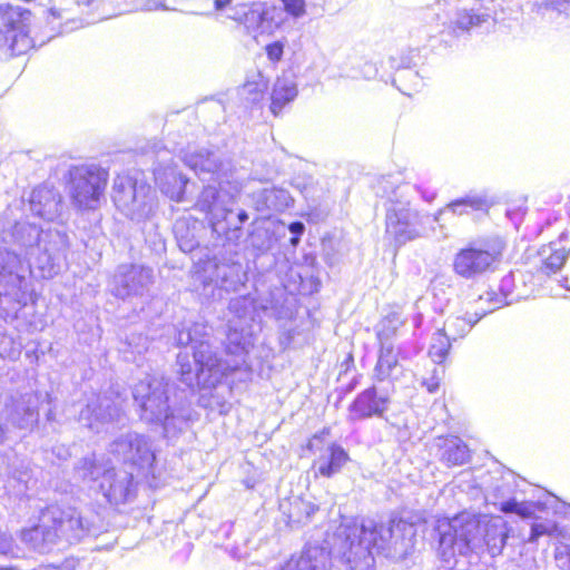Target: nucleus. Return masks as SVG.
I'll return each instance as SVG.
<instances>
[{
  "instance_id": "50",
  "label": "nucleus",
  "mask_w": 570,
  "mask_h": 570,
  "mask_svg": "<svg viewBox=\"0 0 570 570\" xmlns=\"http://www.w3.org/2000/svg\"><path fill=\"white\" fill-rule=\"evenodd\" d=\"M413 50L407 52H402L397 57H390V66L392 69H395V72L401 70H407L415 67V62L413 61Z\"/></svg>"
},
{
  "instance_id": "60",
  "label": "nucleus",
  "mask_w": 570,
  "mask_h": 570,
  "mask_svg": "<svg viewBox=\"0 0 570 570\" xmlns=\"http://www.w3.org/2000/svg\"><path fill=\"white\" fill-rule=\"evenodd\" d=\"M562 556H564L567 559V570H570V546H567L564 548V552L557 554L556 558L560 560Z\"/></svg>"
},
{
  "instance_id": "22",
  "label": "nucleus",
  "mask_w": 570,
  "mask_h": 570,
  "mask_svg": "<svg viewBox=\"0 0 570 570\" xmlns=\"http://www.w3.org/2000/svg\"><path fill=\"white\" fill-rule=\"evenodd\" d=\"M98 490L110 505L118 507L134 501L137 482L132 473L112 466L98 483Z\"/></svg>"
},
{
  "instance_id": "31",
  "label": "nucleus",
  "mask_w": 570,
  "mask_h": 570,
  "mask_svg": "<svg viewBox=\"0 0 570 570\" xmlns=\"http://www.w3.org/2000/svg\"><path fill=\"white\" fill-rule=\"evenodd\" d=\"M112 468L104 455L89 453L79 459L73 466V474L86 483H99Z\"/></svg>"
},
{
  "instance_id": "43",
  "label": "nucleus",
  "mask_w": 570,
  "mask_h": 570,
  "mask_svg": "<svg viewBox=\"0 0 570 570\" xmlns=\"http://www.w3.org/2000/svg\"><path fill=\"white\" fill-rule=\"evenodd\" d=\"M257 78V80L246 81L238 90V95L244 100L246 107L258 104L264 97L267 83L261 73Z\"/></svg>"
},
{
  "instance_id": "38",
  "label": "nucleus",
  "mask_w": 570,
  "mask_h": 570,
  "mask_svg": "<svg viewBox=\"0 0 570 570\" xmlns=\"http://www.w3.org/2000/svg\"><path fill=\"white\" fill-rule=\"evenodd\" d=\"M228 311L237 321L247 323L258 315V305L252 294L240 295L229 301Z\"/></svg>"
},
{
  "instance_id": "35",
  "label": "nucleus",
  "mask_w": 570,
  "mask_h": 570,
  "mask_svg": "<svg viewBox=\"0 0 570 570\" xmlns=\"http://www.w3.org/2000/svg\"><path fill=\"white\" fill-rule=\"evenodd\" d=\"M440 451V460L448 466L463 465L470 460V450L459 436L443 439Z\"/></svg>"
},
{
  "instance_id": "32",
  "label": "nucleus",
  "mask_w": 570,
  "mask_h": 570,
  "mask_svg": "<svg viewBox=\"0 0 570 570\" xmlns=\"http://www.w3.org/2000/svg\"><path fill=\"white\" fill-rule=\"evenodd\" d=\"M253 203L258 212L283 213L294 205V198L287 189L272 187L254 193Z\"/></svg>"
},
{
  "instance_id": "16",
  "label": "nucleus",
  "mask_w": 570,
  "mask_h": 570,
  "mask_svg": "<svg viewBox=\"0 0 570 570\" xmlns=\"http://www.w3.org/2000/svg\"><path fill=\"white\" fill-rule=\"evenodd\" d=\"M154 283V269L144 264H119L109 279L108 287L112 296L126 301L146 295Z\"/></svg>"
},
{
  "instance_id": "61",
  "label": "nucleus",
  "mask_w": 570,
  "mask_h": 570,
  "mask_svg": "<svg viewBox=\"0 0 570 570\" xmlns=\"http://www.w3.org/2000/svg\"><path fill=\"white\" fill-rule=\"evenodd\" d=\"M232 2V0H214V8L217 10V11H222L224 10L229 3Z\"/></svg>"
},
{
  "instance_id": "9",
  "label": "nucleus",
  "mask_w": 570,
  "mask_h": 570,
  "mask_svg": "<svg viewBox=\"0 0 570 570\" xmlns=\"http://www.w3.org/2000/svg\"><path fill=\"white\" fill-rule=\"evenodd\" d=\"M115 206L130 220L141 225L145 242L155 249L164 248L156 222L157 197L151 186L138 175H117L112 185Z\"/></svg>"
},
{
  "instance_id": "17",
  "label": "nucleus",
  "mask_w": 570,
  "mask_h": 570,
  "mask_svg": "<svg viewBox=\"0 0 570 570\" xmlns=\"http://www.w3.org/2000/svg\"><path fill=\"white\" fill-rule=\"evenodd\" d=\"M79 422L95 433L124 425L126 415L120 402L108 395L92 394L79 413Z\"/></svg>"
},
{
  "instance_id": "58",
  "label": "nucleus",
  "mask_w": 570,
  "mask_h": 570,
  "mask_svg": "<svg viewBox=\"0 0 570 570\" xmlns=\"http://www.w3.org/2000/svg\"><path fill=\"white\" fill-rule=\"evenodd\" d=\"M353 366H354V360H353V356L350 354L341 364L340 375H342L343 373H346Z\"/></svg>"
},
{
  "instance_id": "55",
  "label": "nucleus",
  "mask_w": 570,
  "mask_h": 570,
  "mask_svg": "<svg viewBox=\"0 0 570 570\" xmlns=\"http://www.w3.org/2000/svg\"><path fill=\"white\" fill-rule=\"evenodd\" d=\"M292 186L299 190L303 195L308 194L309 188L313 185V178L312 177H295L292 179Z\"/></svg>"
},
{
  "instance_id": "13",
  "label": "nucleus",
  "mask_w": 570,
  "mask_h": 570,
  "mask_svg": "<svg viewBox=\"0 0 570 570\" xmlns=\"http://www.w3.org/2000/svg\"><path fill=\"white\" fill-rule=\"evenodd\" d=\"M0 60L27 53L32 48L29 35L31 11L11 3L0 4Z\"/></svg>"
},
{
  "instance_id": "7",
  "label": "nucleus",
  "mask_w": 570,
  "mask_h": 570,
  "mask_svg": "<svg viewBox=\"0 0 570 570\" xmlns=\"http://www.w3.org/2000/svg\"><path fill=\"white\" fill-rule=\"evenodd\" d=\"M187 391H176L174 383L165 377L147 375L132 390L140 420L160 425L167 439L177 436L194 420Z\"/></svg>"
},
{
  "instance_id": "53",
  "label": "nucleus",
  "mask_w": 570,
  "mask_h": 570,
  "mask_svg": "<svg viewBox=\"0 0 570 570\" xmlns=\"http://www.w3.org/2000/svg\"><path fill=\"white\" fill-rule=\"evenodd\" d=\"M267 58L272 62H278L284 53V43L281 41H274L265 47Z\"/></svg>"
},
{
  "instance_id": "15",
  "label": "nucleus",
  "mask_w": 570,
  "mask_h": 570,
  "mask_svg": "<svg viewBox=\"0 0 570 570\" xmlns=\"http://www.w3.org/2000/svg\"><path fill=\"white\" fill-rule=\"evenodd\" d=\"M109 451L124 463L137 468L144 475H155L156 450L150 436L128 432L114 440Z\"/></svg>"
},
{
  "instance_id": "21",
  "label": "nucleus",
  "mask_w": 570,
  "mask_h": 570,
  "mask_svg": "<svg viewBox=\"0 0 570 570\" xmlns=\"http://www.w3.org/2000/svg\"><path fill=\"white\" fill-rule=\"evenodd\" d=\"M391 399L386 393H379L376 385H371L356 394L347 407V420L361 422L372 417L385 419Z\"/></svg>"
},
{
  "instance_id": "30",
  "label": "nucleus",
  "mask_w": 570,
  "mask_h": 570,
  "mask_svg": "<svg viewBox=\"0 0 570 570\" xmlns=\"http://www.w3.org/2000/svg\"><path fill=\"white\" fill-rule=\"evenodd\" d=\"M154 176L157 186L165 196L177 203L185 200L188 178L178 171L176 166L158 167L155 169Z\"/></svg>"
},
{
  "instance_id": "29",
  "label": "nucleus",
  "mask_w": 570,
  "mask_h": 570,
  "mask_svg": "<svg viewBox=\"0 0 570 570\" xmlns=\"http://www.w3.org/2000/svg\"><path fill=\"white\" fill-rule=\"evenodd\" d=\"M331 553L321 546L306 544L301 554L292 557L282 570H330Z\"/></svg>"
},
{
  "instance_id": "57",
  "label": "nucleus",
  "mask_w": 570,
  "mask_h": 570,
  "mask_svg": "<svg viewBox=\"0 0 570 570\" xmlns=\"http://www.w3.org/2000/svg\"><path fill=\"white\" fill-rule=\"evenodd\" d=\"M51 452L60 461H66L71 456L70 449L65 444H57L52 446Z\"/></svg>"
},
{
  "instance_id": "49",
  "label": "nucleus",
  "mask_w": 570,
  "mask_h": 570,
  "mask_svg": "<svg viewBox=\"0 0 570 570\" xmlns=\"http://www.w3.org/2000/svg\"><path fill=\"white\" fill-rule=\"evenodd\" d=\"M422 351V345L415 338L402 342L397 346V355L401 360H411Z\"/></svg>"
},
{
  "instance_id": "51",
  "label": "nucleus",
  "mask_w": 570,
  "mask_h": 570,
  "mask_svg": "<svg viewBox=\"0 0 570 570\" xmlns=\"http://www.w3.org/2000/svg\"><path fill=\"white\" fill-rule=\"evenodd\" d=\"M285 11L294 18L305 13V0H281Z\"/></svg>"
},
{
  "instance_id": "34",
  "label": "nucleus",
  "mask_w": 570,
  "mask_h": 570,
  "mask_svg": "<svg viewBox=\"0 0 570 570\" xmlns=\"http://www.w3.org/2000/svg\"><path fill=\"white\" fill-rule=\"evenodd\" d=\"M489 18L488 13L480 12V10L460 9L450 20L449 32L455 37L470 35L472 31L480 29Z\"/></svg>"
},
{
  "instance_id": "27",
  "label": "nucleus",
  "mask_w": 570,
  "mask_h": 570,
  "mask_svg": "<svg viewBox=\"0 0 570 570\" xmlns=\"http://www.w3.org/2000/svg\"><path fill=\"white\" fill-rule=\"evenodd\" d=\"M229 18L239 21L248 33L263 35L273 29V19L269 8L262 2L240 4L234 9Z\"/></svg>"
},
{
  "instance_id": "62",
  "label": "nucleus",
  "mask_w": 570,
  "mask_h": 570,
  "mask_svg": "<svg viewBox=\"0 0 570 570\" xmlns=\"http://www.w3.org/2000/svg\"><path fill=\"white\" fill-rule=\"evenodd\" d=\"M423 384L426 386L430 393H435L439 389V383L433 380L431 382H424Z\"/></svg>"
},
{
  "instance_id": "19",
  "label": "nucleus",
  "mask_w": 570,
  "mask_h": 570,
  "mask_svg": "<svg viewBox=\"0 0 570 570\" xmlns=\"http://www.w3.org/2000/svg\"><path fill=\"white\" fill-rule=\"evenodd\" d=\"M38 406V393L28 392L18 397L11 396L10 401L6 402L4 410L0 413V444L6 441L8 432L7 424L3 423V416L19 429H32L39 420Z\"/></svg>"
},
{
  "instance_id": "52",
  "label": "nucleus",
  "mask_w": 570,
  "mask_h": 570,
  "mask_svg": "<svg viewBox=\"0 0 570 570\" xmlns=\"http://www.w3.org/2000/svg\"><path fill=\"white\" fill-rule=\"evenodd\" d=\"M384 420L387 425H390L392 429H395V439L400 443L406 442L407 440H410L411 434L409 431V426L405 422H403V423L394 422L389 417H385Z\"/></svg>"
},
{
  "instance_id": "37",
  "label": "nucleus",
  "mask_w": 570,
  "mask_h": 570,
  "mask_svg": "<svg viewBox=\"0 0 570 570\" xmlns=\"http://www.w3.org/2000/svg\"><path fill=\"white\" fill-rule=\"evenodd\" d=\"M489 311L475 312L473 314L465 313L462 316H452L446 320V332L453 341L464 337L472 327L484 317Z\"/></svg>"
},
{
  "instance_id": "6",
  "label": "nucleus",
  "mask_w": 570,
  "mask_h": 570,
  "mask_svg": "<svg viewBox=\"0 0 570 570\" xmlns=\"http://www.w3.org/2000/svg\"><path fill=\"white\" fill-rule=\"evenodd\" d=\"M100 532L94 511L51 504L40 511L37 524L20 531L19 538L30 550L45 554L61 542L76 544Z\"/></svg>"
},
{
  "instance_id": "2",
  "label": "nucleus",
  "mask_w": 570,
  "mask_h": 570,
  "mask_svg": "<svg viewBox=\"0 0 570 570\" xmlns=\"http://www.w3.org/2000/svg\"><path fill=\"white\" fill-rule=\"evenodd\" d=\"M24 199H16L0 214V278L18 272L30 288L33 278L50 279L66 265L69 237L57 228L41 229L20 220Z\"/></svg>"
},
{
  "instance_id": "59",
  "label": "nucleus",
  "mask_w": 570,
  "mask_h": 570,
  "mask_svg": "<svg viewBox=\"0 0 570 570\" xmlns=\"http://www.w3.org/2000/svg\"><path fill=\"white\" fill-rule=\"evenodd\" d=\"M357 385H358V376L356 375L351 380V382L344 389H342V392L344 394L351 393Z\"/></svg>"
},
{
  "instance_id": "24",
  "label": "nucleus",
  "mask_w": 570,
  "mask_h": 570,
  "mask_svg": "<svg viewBox=\"0 0 570 570\" xmlns=\"http://www.w3.org/2000/svg\"><path fill=\"white\" fill-rule=\"evenodd\" d=\"M400 324H402V321L395 315L387 317L384 323V328L379 334L381 348L373 371V377L377 382H384L390 379L393 371L399 365L400 357L394 353L393 345L387 343V338L394 334L397 325Z\"/></svg>"
},
{
  "instance_id": "45",
  "label": "nucleus",
  "mask_w": 570,
  "mask_h": 570,
  "mask_svg": "<svg viewBox=\"0 0 570 570\" xmlns=\"http://www.w3.org/2000/svg\"><path fill=\"white\" fill-rule=\"evenodd\" d=\"M420 19L426 24H446L445 1L438 0L434 3L422 8L419 12Z\"/></svg>"
},
{
  "instance_id": "54",
  "label": "nucleus",
  "mask_w": 570,
  "mask_h": 570,
  "mask_svg": "<svg viewBox=\"0 0 570 570\" xmlns=\"http://www.w3.org/2000/svg\"><path fill=\"white\" fill-rule=\"evenodd\" d=\"M288 230L292 234L289 242L293 246H296L305 232V225L299 220H295L288 225Z\"/></svg>"
},
{
  "instance_id": "14",
  "label": "nucleus",
  "mask_w": 570,
  "mask_h": 570,
  "mask_svg": "<svg viewBox=\"0 0 570 570\" xmlns=\"http://www.w3.org/2000/svg\"><path fill=\"white\" fill-rule=\"evenodd\" d=\"M108 180V173L97 165H79L68 171V191L78 209H95L100 203Z\"/></svg>"
},
{
  "instance_id": "64",
  "label": "nucleus",
  "mask_w": 570,
  "mask_h": 570,
  "mask_svg": "<svg viewBox=\"0 0 570 570\" xmlns=\"http://www.w3.org/2000/svg\"><path fill=\"white\" fill-rule=\"evenodd\" d=\"M38 570H62V569L55 564H40V566H38Z\"/></svg>"
},
{
  "instance_id": "10",
  "label": "nucleus",
  "mask_w": 570,
  "mask_h": 570,
  "mask_svg": "<svg viewBox=\"0 0 570 570\" xmlns=\"http://www.w3.org/2000/svg\"><path fill=\"white\" fill-rule=\"evenodd\" d=\"M37 302L36 288H30L26 277L18 272L0 278V357L14 361L21 354V345L7 334L4 323L18 318L19 313Z\"/></svg>"
},
{
  "instance_id": "25",
  "label": "nucleus",
  "mask_w": 570,
  "mask_h": 570,
  "mask_svg": "<svg viewBox=\"0 0 570 570\" xmlns=\"http://www.w3.org/2000/svg\"><path fill=\"white\" fill-rule=\"evenodd\" d=\"M28 206L35 216L55 220L61 216L63 209L62 196L53 186L42 184L32 189Z\"/></svg>"
},
{
  "instance_id": "40",
  "label": "nucleus",
  "mask_w": 570,
  "mask_h": 570,
  "mask_svg": "<svg viewBox=\"0 0 570 570\" xmlns=\"http://www.w3.org/2000/svg\"><path fill=\"white\" fill-rule=\"evenodd\" d=\"M316 511L318 507L315 503L297 497L289 503L288 520L292 523L306 524Z\"/></svg>"
},
{
  "instance_id": "3",
  "label": "nucleus",
  "mask_w": 570,
  "mask_h": 570,
  "mask_svg": "<svg viewBox=\"0 0 570 570\" xmlns=\"http://www.w3.org/2000/svg\"><path fill=\"white\" fill-rule=\"evenodd\" d=\"M208 338L207 326L203 322H184L177 330V345H191L194 351L193 362L187 353L180 352L177 355L179 380L188 389L195 385L203 390L213 389L246 363L249 341L244 330L234 326L232 320L228 321L226 354L233 360L218 356Z\"/></svg>"
},
{
  "instance_id": "39",
  "label": "nucleus",
  "mask_w": 570,
  "mask_h": 570,
  "mask_svg": "<svg viewBox=\"0 0 570 570\" xmlns=\"http://www.w3.org/2000/svg\"><path fill=\"white\" fill-rule=\"evenodd\" d=\"M148 347L149 341L146 335L141 333H131L126 337V341L122 343L119 351L122 353L125 361L135 362L140 365L138 357L146 353Z\"/></svg>"
},
{
  "instance_id": "36",
  "label": "nucleus",
  "mask_w": 570,
  "mask_h": 570,
  "mask_svg": "<svg viewBox=\"0 0 570 570\" xmlns=\"http://www.w3.org/2000/svg\"><path fill=\"white\" fill-rule=\"evenodd\" d=\"M491 205L485 194H468L456 198L446 205V210L454 215L462 216L473 212L487 210Z\"/></svg>"
},
{
  "instance_id": "23",
  "label": "nucleus",
  "mask_w": 570,
  "mask_h": 570,
  "mask_svg": "<svg viewBox=\"0 0 570 570\" xmlns=\"http://www.w3.org/2000/svg\"><path fill=\"white\" fill-rule=\"evenodd\" d=\"M525 277L527 275L522 272H510L501 278L499 294L489 291L484 296H481L480 299H485L492 305L488 309L489 313L501 306L527 298L529 292L525 289Z\"/></svg>"
},
{
  "instance_id": "56",
  "label": "nucleus",
  "mask_w": 570,
  "mask_h": 570,
  "mask_svg": "<svg viewBox=\"0 0 570 570\" xmlns=\"http://www.w3.org/2000/svg\"><path fill=\"white\" fill-rule=\"evenodd\" d=\"M544 534H548V528L543 523H533L530 529L528 542L534 543L538 539Z\"/></svg>"
},
{
  "instance_id": "42",
  "label": "nucleus",
  "mask_w": 570,
  "mask_h": 570,
  "mask_svg": "<svg viewBox=\"0 0 570 570\" xmlns=\"http://www.w3.org/2000/svg\"><path fill=\"white\" fill-rule=\"evenodd\" d=\"M248 242L254 249L265 253L274 246L276 237L271 228L264 225H256L249 233Z\"/></svg>"
},
{
  "instance_id": "1",
  "label": "nucleus",
  "mask_w": 570,
  "mask_h": 570,
  "mask_svg": "<svg viewBox=\"0 0 570 570\" xmlns=\"http://www.w3.org/2000/svg\"><path fill=\"white\" fill-rule=\"evenodd\" d=\"M195 208L207 215L214 238L207 259L199 261L202 267L196 272V279L203 286L202 295L222 298L223 292H237L247 281L237 248L249 215L235 207L234 199L212 184L203 188Z\"/></svg>"
},
{
  "instance_id": "48",
  "label": "nucleus",
  "mask_w": 570,
  "mask_h": 570,
  "mask_svg": "<svg viewBox=\"0 0 570 570\" xmlns=\"http://www.w3.org/2000/svg\"><path fill=\"white\" fill-rule=\"evenodd\" d=\"M517 488V479L513 473H508L494 485V494L497 498L504 499L514 494Z\"/></svg>"
},
{
  "instance_id": "44",
  "label": "nucleus",
  "mask_w": 570,
  "mask_h": 570,
  "mask_svg": "<svg viewBox=\"0 0 570 570\" xmlns=\"http://www.w3.org/2000/svg\"><path fill=\"white\" fill-rule=\"evenodd\" d=\"M499 510L505 514L512 513L521 518H530L534 514V503L518 501L513 494L499 502Z\"/></svg>"
},
{
  "instance_id": "47",
  "label": "nucleus",
  "mask_w": 570,
  "mask_h": 570,
  "mask_svg": "<svg viewBox=\"0 0 570 570\" xmlns=\"http://www.w3.org/2000/svg\"><path fill=\"white\" fill-rule=\"evenodd\" d=\"M23 554L22 549L16 543L10 533L0 532V556L8 559H19Z\"/></svg>"
},
{
  "instance_id": "18",
  "label": "nucleus",
  "mask_w": 570,
  "mask_h": 570,
  "mask_svg": "<svg viewBox=\"0 0 570 570\" xmlns=\"http://www.w3.org/2000/svg\"><path fill=\"white\" fill-rule=\"evenodd\" d=\"M181 160L199 179L219 185L228 180V174L232 170L230 160L223 157L218 150L188 149L183 151Z\"/></svg>"
},
{
  "instance_id": "12",
  "label": "nucleus",
  "mask_w": 570,
  "mask_h": 570,
  "mask_svg": "<svg viewBox=\"0 0 570 570\" xmlns=\"http://www.w3.org/2000/svg\"><path fill=\"white\" fill-rule=\"evenodd\" d=\"M504 240L499 236L480 238L460 249L453 259V271L465 279H475L493 272L502 259Z\"/></svg>"
},
{
  "instance_id": "11",
  "label": "nucleus",
  "mask_w": 570,
  "mask_h": 570,
  "mask_svg": "<svg viewBox=\"0 0 570 570\" xmlns=\"http://www.w3.org/2000/svg\"><path fill=\"white\" fill-rule=\"evenodd\" d=\"M276 273L279 275L281 287L271 292V299L259 308L266 315L276 320H292L295 316V294L308 295L320 291L321 282L317 278H305L298 267L291 266L288 261L276 262Z\"/></svg>"
},
{
  "instance_id": "20",
  "label": "nucleus",
  "mask_w": 570,
  "mask_h": 570,
  "mask_svg": "<svg viewBox=\"0 0 570 570\" xmlns=\"http://www.w3.org/2000/svg\"><path fill=\"white\" fill-rule=\"evenodd\" d=\"M206 219H208L206 217ZM209 223V220H207ZM179 249L184 253H193L204 246L209 253L212 250L210 224L205 225L203 220L191 216L178 218L173 227Z\"/></svg>"
},
{
  "instance_id": "63",
  "label": "nucleus",
  "mask_w": 570,
  "mask_h": 570,
  "mask_svg": "<svg viewBox=\"0 0 570 570\" xmlns=\"http://www.w3.org/2000/svg\"><path fill=\"white\" fill-rule=\"evenodd\" d=\"M422 321H423V315L421 313H416L414 316H413V323H414V326L415 327H420L421 324H422Z\"/></svg>"
},
{
  "instance_id": "8",
  "label": "nucleus",
  "mask_w": 570,
  "mask_h": 570,
  "mask_svg": "<svg viewBox=\"0 0 570 570\" xmlns=\"http://www.w3.org/2000/svg\"><path fill=\"white\" fill-rule=\"evenodd\" d=\"M419 194L426 203L436 198V189L425 184L409 183L399 185L385 203V234L396 247L423 236L429 214L413 207V195Z\"/></svg>"
},
{
  "instance_id": "26",
  "label": "nucleus",
  "mask_w": 570,
  "mask_h": 570,
  "mask_svg": "<svg viewBox=\"0 0 570 570\" xmlns=\"http://www.w3.org/2000/svg\"><path fill=\"white\" fill-rule=\"evenodd\" d=\"M315 434L313 439L308 443V449L311 451L318 450L317 444L323 441V434ZM321 453L315 461V465L317 466V471L322 476L332 478L333 475L341 472L342 468L350 460L348 453L345 449L337 444L336 442H332L324 449H320Z\"/></svg>"
},
{
  "instance_id": "5",
  "label": "nucleus",
  "mask_w": 570,
  "mask_h": 570,
  "mask_svg": "<svg viewBox=\"0 0 570 570\" xmlns=\"http://www.w3.org/2000/svg\"><path fill=\"white\" fill-rule=\"evenodd\" d=\"M434 532L438 539V554L450 567L456 566L455 558L479 554L487 549L491 557L501 554L510 528L502 518L491 519L484 527L483 539H480V523L469 513H461L452 519H438Z\"/></svg>"
},
{
  "instance_id": "46",
  "label": "nucleus",
  "mask_w": 570,
  "mask_h": 570,
  "mask_svg": "<svg viewBox=\"0 0 570 570\" xmlns=\"http://www.w3.org/2000/svg\"><path fill=\"white\" fill-rule=\"evenodd\" d=\"M393 83L401 92L410 96L411 94L407 90L417 89L422 83V79L419 72L414 70V68H411L395 72Z\"/></svg>"
},
{
  "instance_id": "33",
  "label": "nucleus",
  "mask_w": 570,
  "mask_h": 570,
  "mask_svg": "<svg viewBox=\"0 0 570 570\" xmlns=\"http://www.w3.org/2000/svg\"><path fill=\"white\" fill-rule=\"evenodd\" d=\"M297 95V83L293 78L287 76L278 77L271 92V112L275 117L282 115L285 108L296 99Z\"/></svg>"
},
{
  "instance_id": "28",
  "label": "nucleus",
  "mask_w": 570,
  "mask_h": 570,
  "mask_svg": "<svg viewBox=\"0 0 570 570\" xmlns=\"http://www.w3.org/2000/svg\"><path fill=\"white\" fill-rule=\"evenodd\" d=\"M568 238L567 233H561L558 240L550 242L539 250L540 265L538 272L544 275L558 273L566 264L570 254V245L563 244Z\"/></svg>"
},
{
  "instance_id": "41",
  "label": "nucleus",
  "mask_w": 570,
  "mask_h": 570,
  "mask_svg": "<svg viewBox=\"0 0 570 570\" xmlns=\"http://www.w3.org/2000/svg\"><path fill=\"white\" fill-rule=\"evenodd\" d=\"M451 341H453L448 332L443 330H438L431 340V344L429 347V356L436 364H441L445 361L449 355L451 348Z\"/></svg>"
},
{
  "instance_id": "4",
  "label": "nucleus",
  "mask_w": 570,
  "mask_h": 570,
  "mask_svg": "<svg viewBox=\"0 0 570 570\" xmlns=\"http://www.w3.org/2000/svg\"><path fill=\"white\" fill-rule=\"evenodd\" d=\"M415 524L401 518H392L386 524L372 519L361 523H347L337 530L341 540L338 553L351 570L370 567L374 554H406L413 547Z\"/></svg>"
}]
</instances>
